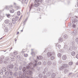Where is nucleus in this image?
Listing matches in <instances>:
<instances>
[{"instance_id":"nucleus-1","label":"nucleus","mask_w":78,"mask_h":78,"mask_svg":"<svg viewBox=\"0 0 78 78\" xmlns=\"http://www.w3.org/2000/svg\"><path fill=\"white\" fill-rule=\"evenodd\" d=\"M37 60H35V62L36 63H32V62H30V63L29 64V65H28V66H27L26 68L24 67L23 69V72H27V70H31V71H34L35 70L34 69V68L33 67L31 66H33L34 67H37Z\"/></svg>"},{"instance_id":"nucleus-2","label":"nucleus","mask_w":78,"mask_h":78,"mask_svg":"<svg viewBox=\"0 0 78 78\" xmlns=\"http://www.w3.org/2000/svg\"><path fill=\"white\" fill-rule=\"evenodd\" d=\"M19 19V17L18 16H16L15 18H13L12 20V23L13 24L16 23V22Z\"/></svg>"},{"instance_id":"nucleus-3","label":"nucleus","mask_w":78,"mask_h":78,"mask_svg":"<svg viewBox=\"0 0 78 78\" xmlns=\"http://www.w3.org/2000/svg\"><path fill=\"white\" fill-rule=\"evenodd\" d=\"M13 6L12 5L10 6H6L5 7V9H7V10H9L10 9L12 8Z\"/></svg>"},{"instance_id":"nucleus-4","label":"nucleus","mask_w":78,"mask_h":78,"mask_svg":"<svg viewBox=\"0 0 78 78\" xmlns=\"http://www.w3.org/2000/svg\"><path fill=\"white\" fill-rule=\"evenodd\" d=\"M27 75H32L33 74V73L31 72L30 71L28 70L27 71Z\"/></svg>"},{"instance_id":"nucleus-5","label":"nucleus","mask_w":78,"mask_h":78,"mask_svg":"<svg viewBox=\"0 0 78 78\" xmlns=\"http://www.w3.org/2000/svg\"><path fill=\"white\" fill-rule=\"evenodd\" d=\"M72 35H73V36H75L77 34V32L76 31H74L73 32H72Z\"/></svg>"},{"instance_id":"nucleus-6","label":"nucleus","mask_w":78,"mask_h":78,"mask_svg":"<svg viewBox=\"0 0 78 78\" xmlns=\"http://www.w3.org/2000/svg\"><path fill=\"white\" fill-rule=\"evenodd\" d=\"M21 78H28L26 76V74L25 73H24L23 74L21 75Z\"/></svg>"},{"instance_id":"nucleus-7","label":"nucleus","mask_w":78,"mask_h":78,"mask_svg":"<svg viewBox=\"0 0 78 78\" xmlns=\"http://www.w3.org/2000/svg\"><path fill=\"white\" fill-rule=\"evenodd\" d=\"M34 6L35 7H38L39 5V4L37 2L34 3Z\"/></svg>"},{"instance_id":"nucleus-8","label":"nucleus","mask_w":78,"mask_h":78,"mask_svg":"<svg viewBox=\"0 0 78 78\" xmlns=\"http://www.w3.org/2000/svg\"><path fill=\"white\" fill-rule=\"evenodd\" d=\"M52 55V53L51 52H48L47 53V55L48 57H50Z\"/></svg>"},{"instance_id":"nucleus-9","label":"nucleus","mask_w":78,"mask_h":78,"mask_svg":"<svg viewBox=\"0 0 78 78\" xmlns=\"http://www.w3.org/2000/svg\"><path fill=\"white\" fill-rule=\"evenodd\" d=\"M48 71V69L45 68L44 69V71L43 72V74H44V75H45V72H47Z\"/></svg>"},{"instance_id":"nucleus-10","label":"nucleus","mask_w":78,"mask_h":78,"mask_svg":"<svg viewBox=\"0 0 78 78\" xmlns=\"http://www.w3.org/2000/svg\"><path fill=\"white\" fill-rule=\"evenodd\" d=\"M63 60H66L67 59V56L66 55H63L62 57Z\"/></svg>"},{"instance_id":"nucleus-11","label":"nucleus","mask_w":78,"mask_h":78,"mask_svg":"<svg viewBox=\"0 0 78 78\" xmlns=\"http://www.w3.org/2000/svg\"><path fill=\"white\" fill-rule=\"evenodd\" d=\"M63 67L64 68V67H65V68H67V67H69V65L66 64H64L63 65Z\"/></svg>"},{"instance_id":"nucleus-12","label":"nucleus","mask_w":78,"mask_h":78,"mask_svg":"<svg viewBox=\"0 0 78 78\" xmlns=\"http://www.w3.org/2000/svg\"><path fill=\"white\" fill-rule=\"evenodd\" d=\"M10 10V12H11V13H13L14 12V10L13 9H12L11 8V9Z\"/></svg>"},{"instance_id":"nucleus-13","label":"nucleus","mask_w":78,"mask_h":78,"mask_svg":"<svg viewBox=\"0 0 78 78\" xmlns=\"http://www.w3.org/2000/svg\"><path fill=\"white\" fill-rule=\"evenodd\" d=\"M37 59H42L43 58L42 56H40L39 57H37Z\"/></svg>"},{"instance_id":"nucleus-14","label":"nucleus","mask_w":78,"mask_h":78,"mask_svg":"<svg viewBox=\"0 0 78 78\" xmlns=\"http://www.w3.org/2000/svg\"><path fill=\"white\" fill-rule=\"evenodd\" d=\"M6 68L5 67H3L2 68V71L3 72H5L6 71Z\"/></svg>"},{"instance_id":"nucleus-15","label":"nucleus","mask_w":78,"mask_h":78,"mask_svg":"<svg viewBox=\"0 0 78 78\" xmlns=\"http://www.w3.org/2000/svg\"><path fill=\"white\" fill-rule=\"evenodd\" d=\"M76 53H75V52L74 51H73L71 53V55L72 56H73L75 55Z\"/></svg>"},{"instance_id":"nucleus-16","label":"nucleus","mask_w":78,"mask_h":78,"mask_svg":"<svg viewBox=\"0 0 78 78\" xmlns=\"http://www.w3.org/2000/svg\"><path fill=\"white\" fill-rule=\"evenodd\" d=\"M63 41V39L62 38H60L58 42H62Z\"/></svg>"},{"instance_id":"nucleus-17","label":"nucleus","mask_w":78,"mask_h":78,"mask_svg":"<svg viewBox=\"0 0 78 78\" xmlns=\"http://www.w3.org/2000/svg\"><path fill=\"white\" fill-rule=\"evenodd\" d=\"M9 21L8 20H5V23L8 24V23H9Z\"/></svg>"},{"instance_id":"nucleus-18","label":"nucleus","mask_w":78,"mask_h":78,"mask_svg":"<svg viewBox=\"0 0 78 78\" xmlns=\"http://www.w3.org/2000/svg\"><path fill=\"white\" fill-rule=\"evenodd\" d=\"M55 76H56V74H55V73H53L51 75V77L53 78H55Z\"/></svg>"},{"instance_id":"nucleus-19","label":"nucleus","mask_w":78,"mask_h":78,"mask_svg":"<svg viewBox=\"0 0 78 78\" xmlns=\"http://www.w3.org/2000/svg\"><path fill=\"white\" fill-rule=\"evenodd\" d=\"M13 66H13V65H11L9 66V69H12Z\"/></svg>"},{"instance_id":"nucleus-20","label":"nucleus","mask_w":78,"mask_h":78,"mask_svg":"<svg viewBox=\"0 0 78 78\" xmlns=\"http://www.w3.org/2000/svg\"><path fill=\"white\" fill-rule=\"evenodd\" d=\"M67 48H68V46L67 45H65L63 48V49H64V50H67Z\"/></svg>"},{"instance_id":"nucleus-21","label":"nucleus","mask_w":78,"mask_h":78,"mask_svg":"<svg viewBox=\"0 0 78 78\" xmlns=\"http://www.w3.org/2000/svg\"><path fill=\"white\" fill-rule=\"evenodd\" d=\"M51 64V62L50 61H49L48 62V66H50Z\"/></svg>"},{"instance_id":"nucleus-22","label":"nucleus","mask_w":78,"mask_h":78,"mask_svg":"<svg viewBox=\"0 0 78 78\" xmlns=\"http://www.w3.org/2000/svg\"><path fill=\"white\" fill-rule=\"evenodd\" d=\"M64 37L65 39H67L68 36L67 34H65L64 36Z\"/></svg>"},{"instance_id":"nucleus-23","label":"nucleus","mask_w":78,"mask_h":78,"mask_svg":"<svg viewBox=\"0 0 78 78\" xmlns=\"http://www.w3.org/2000/svg\"><path fill=\"white\" fill-rule=\"evenodd\" d=\"M5 75H6V76H8V75H9V72L8 71H7L5 72Z\"/></svg>"},{"instance_id":"nucleus-24","label":"nucleus","mask_w":78,"mask_h":78,"mask_svg":"<svg viewBox=\"0 0 78 78\" xmlns=\"http://www.w3.org/2000/svg\"><path fill=\"white\" fill-rule=\"evenodd\" d=\"M6 16L8 18H10L11 17V15L10 14H6Z\"/></svg>"},{"instance_id":"nucleus-25","label":"nucleus","mask_w":78,"mask_h":78,"mask_svg":"<svg viewBox=\"0 0 78 78\" xmlns=\"http://www.w3.org/2000/svg\"><path fill=\"white\" fill-rule=\"evenodd\" d=\"M13 54L15 55H17V51H15L14 52H13Z\"/></svg>"},{"instance_id":"nucleus-26","label":"nucleus","mask_w":78,"mask_h":78,"mask_svg":"<svg viewBox=\"0 0 78 78\" xmlns=\"http://www.w3.org/2000/svg\"><path fill=\"white\" fill-rule=\"evenodd\" d=\"M57 56L58 58H61V54L60 53H59L58 54Z\"/></svg>"},{"instance_id":"nucleus-27","label":"nucleus","mask_w":78,"mask_h":78,"mask_svg":"<svg viewBox=\"0 0 78 78\" xmlns=\"http://www.w3.org/2000/svg\"><path fill=\"white\" fill-rule=\"evenodd\" d=\"M73 49V46H69V50H72Z\"/></svg>"},{"instance_id":"nucleus-28","label":"nucleus","mask_w":78,"mask_h":78,"mask_svg":"<svg viewBox=\"0 0 78 78\" xmlns=\"http://www.w3.org/2000/svg\"><path fill=\"white\" fill-rule=\"evenodd\" d=\"M13 24H13V23H10L9 24V26H10V27H12V26L13 25Z\"/></svg>"},{"instance_id":"nucleus-29","label":"nucleus","mask_w":78,"mask_h":78,"mask_svg":"<svg viewBox=\"0 0 78 78\" xmlns=\"http://www.w3.org/2000/svg\"><path fill=\"white\" fill-rule=\"evenodd\" d=\"M46 75H48V76H50V75H51V73L50 72H48L46 73Z\"/></svg>"},{"instance_id":"nucleus-30","label":"nucleus","mask_w":78,"mask_h":78,"mask_svg":"<svg viewBox=\"0 0 78 78\" xmlns=\"http://www.w3.org/2000/svg\"><path fill=\"white\" fill-rule=\"evenodd\" d=\"M68 72H69V70L67 69H66L64 71V72L65 73H67Z\"/></svg>"},{"instance_id":"nucleus-31","label":"nucleus","mask_w":78,"mask_h":78,"mask_svg":"<svg viewBox=\"0 0 78 78\" xmlns=\"http://www.w3.org/2000/svg\"><path fill=\"white\" fill-rule=\"evenodd\" d=\"M17 15L18 16H20V11L17 12Z\"/></svg>"},{"instance_id":"nucleus-32","label":"nucleus","mask_w":78,"mask_h":78,"mask_svg":"<svg viewBox=\"0 0 78 78\" xmlns=\"http://www.w3.org/2000/svg\"><path fill=\"white\" fill-rule=\"evenodd\" d=\"M72 64H73V63L72 62H69V66H72Z\"/></svg>"},{"instance_id":"nucleus-33","label":"nucleus","mask_w":78,"mask_h":78,"mask_svg":"<svg viewBox=\"0 0 78 78\" xmlns=\"http://www.w3.org/2000/svg\"><path fill=\"white\" fill-rule=\"evenodd\" d=\"M63 69H64V67L63 66H61L60 68V69L61 70H62Z\"/></svg>"},{"instance_id":"nucleus-34","label":"nucleus","mask_w":78,"mask_h":78,"mask_svg":"<svg viewBox=\"0 0 78 78\" xmlns=\"http://www.w3.org/2000/svg\"><path fill=\"white\" fill-rule=\"evenodd\" d=\"M39 2V0H35L34 2V3H38Z\"/></svg>"},{"instance_id":"nucleus-35","label":"nucleus","mask_w":78,"mask_h":78,"mask_svg":"<svg viewBox=\"0 0 78 78\" xmlns=\"http://www.w3.org/2000/svg\"><path fill=\"white\" fill-rule=\"evenodd\" d=\"M24 56L25 57H27L28 56V54H25L24 55Z\"/></svg>"},{"instance_id":"nucleus-36","label":"nucleus","mask_w":78,"mask_h":78,"mask_svg":"<svg viewBox=\"0 0 78 78\" xmlns=\"http://www.w3.org/2000/svg\"><path fill=\"white\" fill-rule=\"evenodd\" d=\"M75 41L77 43V44H78V38H77L75 39Z\"/></svg>"},{"instance_id":"nucleus-37","label":"nucleus","mask_w":78,"mask_h":78,"mask_svg":"<svg viewBox=\"0 0 78 78\" xmlns=\"http://www.w3.org/2000/svg\"><path fill=\"white\" fill-rule=\"evenodd\" d=\"M39 77H40V78H42V74H40L39 75Z\"/></svg>"},{"instance_id":"nucleus-38","label":"nucleus","mask_w":78,"mask_h":78,"mask_svg":"<svg viewBox=\"0 0 78 78\" xmlns=\"http://www.w3.org/2000/svg\"><path fill=\"white\" fill-rule=\"evenodd\" d=\"M9 72L10 75H12V71H11V70L9 71Z\"/></svg>"},{"instance_id":"nucleus-39","label":"nucleus","mask_w":78,"mask_h":78,"mask_svg":"<svg viewBox=\"0 0 78 78\" xmlns=\"http://www.w3.org/2000/svg\"><path fill=\"white\" fill-rule=\"evenodd\" d=\"M73 49H74L75 50V49H76V48L75 46H73Z\"/></svg>"},{"instance_id":"nucleus-40","label":"nucleus","mask_w":78,"mask_h":78,"mask_svg":"<svg viewBox=\"0 0 78 78\" xmlns=\"http://www.w3.org/2000/svg\"><path fill=\"white\" fill-rule=\"evenodd\" d=\"M76 22V21L75 20H73L72 22L73 23H75V22Z\"/></svg>"},{"instance_id":"nucleus-41","label":"nucleus","mask_w":78,"mask_h":78,"mask_svg":"<svg viewBox=\"0 0 78 78\" xmlns=\"http://www.w3.org/2000/svg\"><path fill=\"white\" fill-rule=\"evenodd\" d=\"M51 58L52 60L54 59H55V57L52 56L51 57Z\"/></svg>"},{"instance_id":"nucleus-42","label":"nucleus","mask_w":78,"mask_h":78,"mask_svg":"<svg viewBox=\"0 0 78 78\" xmlns=\"http://www.w3.org/2000/svg\"><path fill=\"white\" fill-rule=\"evenodd\" d=\"M73 27L74 28H75V27H76V25H75L74 24H73Z\"/></svg>"},{"instance_id":"nucleus-43","label":"nucleus","mask_w":78,"mask_h":78,"mask_svg":"<svg viewBox=\"0 0 78 78\" xmlns=\"http://www.w3.org/2000/svg\"><path fill=\"white\" fill-rule=\"evenodd\" d=\"M19 70H22V66H20L19 67Z\"/></svg>"},{"instance_id":"nucleus-44","label":"nucleus","mask_w":78,"mask_h":78,"mask_svg":"<svg viewBox=\"0 0 78 78\" xmlns=\"http://www.w3.org/2000/svg\"><path fill=\"white\" fill-rule=\"evenodd\" d=\"M31 55H34V52L32 51L31 53Z\"/></svg>"},{"instance_id":"nucleus-45","label":"nucleus","mask_w":78,"mask_h":78,"mask_svg":"<svg viewBox=\"0 0 78 78\" xmlns=\"http://www.w3.org/2000/svg\"><path fill=\"white\" fill-rule=\"evenodd\" d=\"M4 58V56H2L1 58V59H3Z\"/></svg>"},{"instance_id":"nucleus-46","label":"nucleus","mask_w":78,"mask_h":78,"mask_svg":"<svg viewBox=\"0 0 78 78\" xmlns=\"http://www.w3.org/2000/svg\"><path fill=\"white\" fill-rule=\"evenodd\" d=\"M58 48H61V45H58Z\"/></svg>"},{"instance_id":"nucleus-47","label":"nucleus","mask_w":78,"mask_h":78,"mask_svg":"<svg viewBox=\"0 0 78 78\" xmlns=\"http://www.w3.org/2000/svg\"><path fill=\"white\" fill-rule=\"evenodd\" d=\"M43 64H44V65H45V64H46V62H43Z\"/></svg>"},{"instance_id":"nucleus-48","label":"nucleus","mask_w":78,"mask_h":78,"mask_svg":"<svg viewBox=\"0 0 78 78\" xmlns=\"http://www.w3.org/2000/svg\"><path fill=\"white\" fill-rule=\"evenodd\" d=\"M33 8V5H31V7L30 8V9H31V8Z\"/></svg>"},{"instance_id":"nucleus-49","label":"nucleus","mask_w":78,"mask_h":78,"mask_svg":"<svg viewBox=\"0 0 78 78\" xmlns=\"http://www.w3.org/2000/svg\"><path fill=\"white\" fill-rule=\"evenodd\" d=\"M14 76H17V74H16V73H14L13 74Z\"/></svg>"},{"instance_id":"nucleus-50","label":"nucleus","mask_w":78,"mask_h":78,"mask_svg":"<svg viewBox=\"0 0 78 78\" xmlns=\"http://www.w3.org/2000/svg\"><path fill=\"white\" fill-rule=\"evenodd\" d=\"M76 58H77L78 59V54H77L76 56Z\"/></svg>"},{"instance_id":"nucleus-51","label":"nucleus","mask_w":78,"mask_h":78,"mask_svg":"<svg viewBox=\"0 0 78 78\" xmlns=\"http://www.w3.org/2000/svg\"><path fill=\"white\" fill-rule=\"evenodd\" d=\"M20 8L18 6L16 7V9H17V10L18 9H19Z\"/></svg>"},{"instance_id":"nucleus-52","label":"nucleus","mask_w":78,"mask_h":78,"mask_svg":"<svg viewBox=\"0 0 78 78\" xmlns=\"http://www.w3.org/2000/svg\"><path fill=\"white\" fill-rule=\"evenodd\" d=\"M38 64H39V65H41V62H38Z\"/></svg>"},{"instance_id":"nucleus-53","label":"nucleus","mask_w":78,"mask_h":78,"mask_svg":"<svg viewBox=\"0 0 78 78\" xmlns=\"http://www.w3.org/2000/svg\"><path fill=\"white\" fill-rule=\"evenodd\" d=\"M47 78V76H44V78Z\"/></svg>"},{"instance_id":"nucleus-54","label":"nucleus","mask_w":78,"mask_h":78,"mask_svg":"<svg viewBox=\"0 0 78 78\" xmlns=\"http://www.w3.org/2000/svg\"><path fill=\"white\" fill-rule=\"evenodd\" d=\"M76 65L77 66H78V62H77L76 63Z\"/></svg>"},{"instance_id":"nucleus-55","label":"nucleus","mask_w":78,"mask_h":78,"mask_svg":"<svg viewBox=\"0 0 78 78\" xmlns=\"http://www.w3.org/2000/svg\"><path fill=\"white\" fill-rule=\"evenodd\" d=\"M26 1H27V0H25V3H27V2H26Z\"/></svg>"},{"instance_id":"nucleus-56","label":"nucleus","mask_w":78,"mask_h":78,"mask_svg":"<svg viewBox=\"0 0 78 78\" xmlns=\"http://www.w3.org/2000/svg\"><path fill=\"white\" fill-rule=\"evenodd\" d=\"M8 59H9V58H8L7 59H6V60L7 61H8Z\"/></svg>"},{"instance_id":"nucleus-57","label":"nucleus","mask_w":78,"mask_h":78,"mask_svg":"<svg viewBox=\"0 0 78 78\" xmlns=\"http://www.w3.org/2000/svg\"><path fill=\"white\" fill-rule=\"evenodd\" d=\"M69 26H71V23H69Z\"/></svg>"},{"instance_id":"nucleus-58","label":"nucleus","mask_w":78,"mask_h":78,"mask_svg":"<svg viewBox=\"0 0 78 78\" xmlns=\"http://www.w3.org/2000/svg\"><path fill=\"white\" fill-rule=\"evenodd\" d=\"M1 75H2V74H3V73L2 72H1Z\"/></svg>"},{"instance_id":"nucleus-59","label":"nucleus","mask_w":78,"mask_h":78,"mask_svg":"<svg viewBox=\"0 0 78 78\" xmlns=\"http://www.w3.org/2000/svg\"><path fill=\"white\" fill-rule=\"evenodd\" d=\"M12 48H11L10 49V50H12Z\"/></svg>"},{"instance_id":"nucleus-60","label":"nucleus","mask_w":78,"mask_h":78,"mask_svg":"<svg viewBox=\"0 0 78 78\" xmlns=\"http://www.w3.org/2000/svg\"><path fill=\"white\" fill-rule=\"evenodd\" d=\"M72 73H69V75H71Z\"/></svg>"},{"instance_id":"nucleus-61","label":"nucleus","mask_w":78,"mask_h":78,"mask_svg":"<svg viewBox=\"0 0 78 78\" xmlns=\"http://www.w3.org/2000/svg\"><path fill=\"white\" fill-rule=\"evenodd\" d=\"M42 0H41V2L42 3Z\"/></svg>"},{"instance_id":"nucleus-62","label":"nucleus","mask_w":78,"mask_h":78,"mask_svg":"<svg viewBox=\"0 0 78 78\" xmlns=\"http://www.w3.org/2000/svg\"><path fill=\"white\" fill-rule=\"evenodd\" d=\"M27 21V20H26L24 21V23L25 22H26Z\"/></svg>"},{"instance_id":"nucleus-63","label":"nucleus","mask_w":78,"mask_h":78,"mask_svg":"<svg viewBox=\"0 0 78 78\" xmlns=\"http://www.w3.org/2000/svg\"><path fill=\"white\" fill-rule=\"evenodd\" d=\"M9 78H12V77H9Z\"/></svg>"},{"instance_id":"nucleus-64","label":"nucleus","mask_w":78,"mask_h":78,"mask_svg":"<svg viewBox=\"0 0 78 78\" xmlns=\"http://www.w3.org/2000/svg\"><path fill=\"white\" fill-rule=\"evenodd\" d=\"M35 78H38L37 77H36Z\"/></svg>"}]
</instances>
